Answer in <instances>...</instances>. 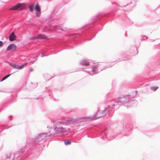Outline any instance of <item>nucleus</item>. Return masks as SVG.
Masks as SVG:
<instances>
[{
    "instance_id": "1",
    "label": "nucleus",
    "mask_w": 160,
    "mask_h": 160,
    "mask_svg": "<svg viewBox=\"0 0 160 160\" xmlns=\"http://www.w3.org/2000/svg\"><path fill=\"white\" fill-rule=\"evenodd\" d=\"M109 15V14H102L97 15L80 29L78 33H74L70 38V39L73 41H77L80 37L87 36L90 35V36H92V37L87 40L89 41L91 40L95 36L97 33L93 35H92V34L95 33L97 30L99 31L102 30L104 22L103 20Z\"/></svg>"
},
{
    "instance_id": "2",
    "label": "nucleus",
    "mask_w": 160,
    "mask_h": 160,
    "mask_svg": "<svg viewBox=\"0 0 160 160\" xmlns=\"http://www.w3.org/2000/svg\"><path fill=\"white\" fill-rule=\"evenodd\" d=\"M50 133V132L40 133L33 138H29L27 141L26 147H30L25 152L24 148L19 149L18 151H16L12 157L11 152H8L6 154L4 160H26L28 156L32 153V149L31 146L40 143L47 137H51L55 134V133L49 134Z\"/></svg>"
},
{
    "instance_id": "3",
    "label": "nucleus",
    "mask_w": 160,
    "mask_h": 160,
    "mask_svg": "<svg viewBox=\"0 0 160 160\" xmlns=\"http://www.w3.org/2000/svg\"><path fill=\"white\" fill-rule=\"evenodd\" d=\"M131 95L128 94L127 95L123 96L122 97H119L117 100H114V103L111 104L112 106H116L120 105L121 104H124L127 102L130 98H132Z\"/></svg>"
},
{
    "instance_id": "4",
    "label": "nucleus",
    "mask_w": 160,
    "mask_h": 160,
    "mask_svg": "<svg viewBox=\"0 0 160 160\" xmlns=\"http://www.w3.org/2000/svg\"><path fill=\"white\" fill-rule=\"evenodd\" d=\"M64 123L66 124V123L59 122L55 125L54 129L56 131V133H61L64 136H66L69 133L68 131L65 128H63L62 127L60 126V124H62Z\"/></svg>"
},
{
    "instance_id": "5",
    "label": "nucleus",
    "mask_w": 160,
    "mask_h": 160,
    "mask_svg": "<svg viewBox=\"0 0 160 160\" xmlns=\"http://www.w3.org/2000/svg\"><path fill=\"white\" fill-rule=\"evenodd\" d=\"M104 64V63H99L98 62L95 65L93 66L92 67V72L94 74H97L102 71V69H104L107 68V67L104 68V67H103ZM111 67V66H110L109 67H107V68L110 67Z\"/></svg>"
},
{
    "instance_id": "6",
    "label": "nucleus",
    "mask_w": 160,
    "mask_h": 160,
    "mask_svg": "<svg viewBox=\"0 0 160 160\" xmlns=\"http://www.w3.org/2000/svg\"><path fill=\"white\" fill-rule=\"evenodd\" d=\"M13 118V117L12 115L8 116V119L9 120L5 121L3 124L0 125V132L2 131L3 128L8 129L12 126V125H9V124L10 123V121L12 120Z\"/></svg>"
},
{
    "instance_id": "7",
    "label": "nucleus",
    "mask_w": 160,
    "mask_h": 160,
    "mask_svg": "<svg viewBox=\"0 0 160 160\" xmlns=\"http://www.w3.org/2000/svg\"><path fill=\"white\" fill-rule=\"evenodd\" d=\"M25 8V6L20 3H18L12 7L10 9L11 10H15L18 9L19 10H21Z\"/></svg>"
},
{
    "instance_id": "8",
    "label": "nucleus",
    "mask_w": 160,
    "mask_h": 160,
    "mask_svg": "<svg viewBox=\"0 0 160 160\" xmlns=\"http://www.w3.org/2000/svg\"><path fill=\"white\" fill-rule=\"evenodd\" d=\"M112 104V103L110 104L111 106H112L111 105ZM112 107V106L111 107L110 105H108L107 108H105L103 110H102L103 112V113L104 114H105V116L109 115L113 112V108Z\"/></svg>"
},
{
    "instance_id": "9",
    "label": "nucleus",
    "mask_w": 160,
    "mask_h": 160,
    "mask_svg": "<svg viewBox=\"0 0 160 160\" xmlns=\"http://www.w3.org/2000/svg\"><path fill=\"white\" fill-rule=\"evenodd\" d=\"M105 116V114L103 113L102 110H99L96 113V114L94 115V117L97 118H103Z\"/></svg>"
},
{
    "instance_id": "10",
    "label": "nucleus",
    "mask_w": 160,
    "mask_h": 160,
    "mask_svg": "<svg viewBox=\"0 0 160 160\" xmlns=\"http://www.w3.org/2000/svg\"><path fill=\"white\" fill-rule=\"evenodd\" d=\"M34 9L35 11L36 16L37 17H40L41 14V9L38 3L34 7Z\"/></svg>"
},
{
    "instance_id": "11",
    "label": "nucleus",
    "mask_w": 160,
    "mask_h": 160,
    "mask_svg": "<svg viewBox=\"0 0 160 160\" xmlns=\"http://www.w3.org/2000/svg\"><path fill=\"white\" fill-rule=\"evenodd\" d=\"M17 49V47L16 45L14 44H11L9 45L7 48V50L9 51L10 50L14 51Z\"/></svg>"
},
{
    "instance_id": "12",
    "label": "nucleus",
    "mask_w": 160,
    "mask_h": 160,
    "mask_svg": "<svg viewBox=\"0 0 160 160\" xmlns=\"http://www.w3.org/2000/svg\"><path fill=\"white\" fill-rule=\"evenodd\" d=\"M17 38V36L15 35L14 32H12L9 36V40L10 41H13L16 40Z\"/></svg>"
},
{
    "instance_id": "13",
    "label": "nucleus",
    "mask_w": 160,
    "mask_h": 160,
    "mask_svg": "<svg viewBox=\"0 0 160 160\" xmlns=\"http://www.w3.org/2000/svg\"><path fill=\"white\" fill-rule=\"evenodd\" d=\"M122 127V129L120 130L122 131H128L129 130H128L129 128L127 125H126V123L123 124V125H121Z\"/></svg>"
},
{
    "instance_id": "14",
    "label": "nucleus",
    "mask_w": 160,
    "mask_h": 160,
    "mask_svg": "<svg viewBox=\"0 0 160 160\" xmlns=\"http://www.w3.org/2000/svg\"><path fill=\"white\" fill-rule=\"evenodd\" d=\"M80 64L82 65L87 66L89 64V62L88 60L84 59L81 61Z\"/></svg>"
},
{
    "instance_id": "15",
    "label": "nucleus",
    "mask_w": 160,
    "mask_h": 160,
    "mask_svg": "<svg viewBox=\"0 0 160 160\" xmlns=\"http://www.w3.org/2000/svg\"><path fill=\"white\" fill-rule=\"evenodd\" d=\"M107 129L106 128H103L100 130L99 131V133L101 134V135L102 136L103 135H106L107 133Z\"/></svg>"
},
{
    "instance_id": "16",
    "label": "nucleus",
    "mask_w": 160,
    "mask_h": 160,
    "mask_svg": "<svg viewBox=\"0 0 160 160\" xmlns=\"http://www.w3.org/2000/svg\"><path fill=\"white\" fill-rule=\"evenodd\" d=\"M37 39H47L48 37L44 35H38L37 36Z\"/></svg>"
},
{
    "instance_id": "17",
    "label": "nucleus",
    "mask_w": 160,
    "mask_h": 160,
    "mask_svg": "<svg viewBox=\"0 0 160 160\" xmlns=\"http://www.w3.org/2000/svg\"><path fill=\"white\" fill-rule=\"evenodd\" d=\"M38 56L33 57L30 59V62L31 63L33 64L37 60Z\"/></svg>"
},
{
    "instance_id": "18",
    "label": "nucleus",
    "mask_w": 160,
    "mask_h": 160,
    "mask_svg": "<svg viewBox=\"0 0 160 160\" xmlns=\"http://www.w3.org/2000/svg\"><path fill=\"white\" fill-rule=\"evenodd\" d=\"M28 8L31 12H33L34 9V4L32 3L28 7Z\"/></svg>"
},
{
    "instance_id": "19",
    "label": "nucleus",
    "mask_w": 160,
    "mask_h": 160,
    "mask_svg": "<svg viewBox=\"0 0 160 160\" xmlns=\"http://www.w3.org/2000/svg\"><path fill=\"white\" fill-rule=\"evenodd\" d=\"M50 26L51 27L53 28L54 29H58V23H57L56 24H54L53 23H52L51 24Z\"/></svg>"
},
{
    "instance_id": "20",
    "label": "nucleus",
    "mask_w": 160,
    "mask_h": 160,
    "mask_svg": "<svg viewBox=\"0 0 160 160\" xmlns=\"http://www.w3.org/2000/svg\"><path fill=\"white\" fill-rule=\"evenodd\" d=\"M27 64V63H25L24 64H22L21 65H18L17 67V69H21L23 68L25 66H26Z\"/></svg>"
},
{
    "instance_id": "21",
    "label": "nucleus",
    "mask_w": 160,
    "mask_h": 160,
    "mask_svg": "<svg viewBox=\"0 0 160 160\" xmlns=\"http://www.w3.org/2000/svg\"><path fill=\"white\" fill-rule=\"evenodd\" d=\"M64 142L65 145H69L71 143V142L69 140H64Z\"/></svg>"
},
{
    "instance_id": "22",
    "label": "nucleus",
    "mask_w": 160,
    "mask_h": 160,
    "mask_svg": "<svg viewBox=\"0 0 160 160\" xmlns=\"http://www.w3.org/2000/svg\"><path fill=\"white\" fill-rule=\"evenodd\" d=\"M12 74H7V75H6L5 76H4L2 79V80H1V81H3V80H5L7 78H8Z\"/></svg>"
},
{
    "instance_id": "23",
    "label": "nucleus",
    "mask_w": 160,
    "mask_h": 160,
    "mask_svg": "<svg viewBox=\"0 0 160 160\" xmlns=\"http://www.w3.org/2000/svg\"><path fill=\"white\" fill-rule=\"evenodd\" d=\"M63 44L65 45L66 46V49H70L72 48V46H70L69 45H68V43H66V42H64Z\"/></svg>"
},
{
    "instance_id": "24",
    "label": "nucleus",
    "mask_w": 160,
    "mask_h": 160,
    "mask_svg": "<svg viewBox=\"0 0 160 160\" xmlns=\"http://www.w3.org/2000/svg\"><path fill=\"white\" fill-rule=\"evenodd\" d=\"M9 64L12 67H14L17 68V65L13 63H12L10 62Z\"/></svg>"
},
{
    "instance_id": "25",
    "label": "nucleus",
    "mask_w": 160,
    "mask_h": 160,
    "mask_svg": "<svg viewBox=\"0 0 160 160\" xmlns=\"http://www.w3.org/2000/svg\"><path fill=\"white\" fill-rule=\"evenodd\" d=\"M122 57L123 58H125V59H123V60H129L131 59V57L129 56H128L126 57H125V56L123 55V56H122Z\"/></svg>"
},
{
    "instance_id": "26",
    "label": "nucleus",
    "mask_w": 160,
    "mask_h": 160,
    "mask_svg": "<svg viewBox=\"0 0 160 160\" xmlns=\"http://www.w3.org/2000/svg\"><path fill=\"white\" fill-rule=\"evenodd\" d=\"M58 29L62 31H66L67 32L68 30V29L66 28H59L58 27Z\"/></svg>"
},
{
    "instance_id": "27",
    "label": "nucleus",
    "mask_w": 160,
    "mask_h": 160,
    "mask_svg": "<svg viewBox=\"0 0 160 160\" xmlns=\"http://www.w3.org/2000/svg\"><path fill=\"white\" fill-rule=\"evenodd\" d=\"M158 88V87H152L151 88V89L153 90L154 91H156Z\"/></svg>"
},
{
    "instance_id": "28",
    "label": "nucleus",
    "mask_w": 160,
    "mask_h": 160,
    "mask_svg": "<svg viewBox=\"0 0 160 160\" xmlns=\"http://www.w3.org/2000/svg\"><path fill=\"white\" fill-rule=\"evenodd\" d=\"M132 8L128 7V9L125 10L124 9L123 10V11H124L125 12H128L129 11H131L132 10Z\"/></svg>"
},
{
    "instance_id": "29",
    "label": "nucleus",
    "mask_w": 160,
    "mask_h": 160,
    "mask_svg": "<svg viewBox=\"0 0 160 160\" xmlns=\"http://www.w3.org/2000/svg\"><path fill=\"white\" fill-rule=\"evenodd\" d=\"M126 19H127L126 21V22L128 24H131V22L130 20L128 18H126Z\"/></svg>"
},
{
    "instance_id": "30",
    "label": "nucleus",
    "mask_w": 160,
    "mask_h": 160,
    "mask_svg": "<svg viewBox=\"0 0 160 160\" xmlns=\"http://www.w3.org/2000/svg\"><path fill=\"white\" fill-rule=\"evenodd\" d=\"M148 37L145 36H143V38L141 39V40H143L147 39H148Z\"/></svg>"
},
{
    "instance_id": "31",
    "label": "nucleus",
    "mask_w": 160,
    "mask_h": 160,
    "mask_svg": "<svg viewBox=\"0 0 160 160\" xmlns=\"http://www.w3.org/2000/svg\"><path fill=\"white\" fill-rule=\"evenodd\" d=\"M30 39L32 40L37 39V36L35 37H32Z\"/></svg>"
},
{
    "instance_id": "32",
    "label": "nucleus",
    "mask_w": 160,
    "mask_h": 160,
    "mask_svg": "<svg viewBox=\"0 0 160 160\" xmlns=\"http://www.w3.org/2000/svg\"><path fill=\"white\" fill-rule=\"evenodd\" d=\"M41 54H42V55L41 56V57H43L44 56H47V55H44V53H43L42 52H41Z\"/></svg>"
},
{
    "instance_id": "33",
    "label": "nucleus",
    "mask_w": 160,
    "mask_h": 160,
    "mask_svg": "<svg viewBox=\"0 0 160 160\" xmlns=\"http://www.w3.org/2000/svg\"><path fill=\"white\" fill-rule=\"evenodd\" d=\"M3 43L2 41H0V47H1L3 46Z\"/></svg>"
},
{
    "instance_id": "34",
    "label": "nucleus",
    "mask_w": 160,
    "mask_h": 160,
    "mask_svg": "<svg viewBox=\"0 0 160 160\" xmlns=\"http://www.w3.org/2000/svg\"><path fill=\"white\" fill-rule=\"evenodd\" d=\"M119 7H129V5H126L125 6H120V5H119Z\"/></svg>"
},
{
    "instance_id": "35",
    "label": "nucleus",
    "mask_w": 160,
    "mask_h": 160,
    "mask_svg": "<svg viewBox=\"0 0 160 160\" xmlns=\"http://www.w3.org/2000/svg\"><path fill=\"white\" fill-rule=\"evenodd\" d=\"M33 70V69L32 68H31L30 70V71L31 72V71H32Z\"/></svg>"
},
{
    "instance_id": "36",
    "label": "nucleus",
    "mask_w": 160,
    "mask_h": 160,
    "mask_svg": "<svg viewBox=\"0 0 160 160\" xmlns=\"http://www.w3.org/2000/svg\"><path fill=\"white\" fill-rule=\"evenodd\" d=\"M132 102H133V103H135L136 102V101H134H134H132Z\"/></svg>"
},
{
    "instance_id": "37",
    "label": "nucleus",
    "mask_w": 160,
    "mask_h": 160,
    "mask_svg": "<svg viewBox=\"0 0 160 160\" xmlns=\"http://www.w3.org/2000/svg\"><path fill=\"white\" fill-rule=\"evenodd\" d=\"M112 4H116V3H115V2H112Z\"/></svg>"
},
{
    "instance_id": "38",
    "label": "nucleus",
    "mask_w": 160,
    "mask_h": 160,
    "mask_svg": "<svg viewBox=\"0 0 160 160\" xmlns=\"http://www.w3.org/2000/svg\"><path fill=\"white\" fill-rule=\"evenodd\" d=\"M85 117H83L81 119H85Z\"/></svg>"
},
{
    "instance_id": "39",
    "label": "nucleus",
    "mask_w": 160,
    "mask_h": 160,
    "mask_svg": "<svg viewBox=\"0 0 160 160\" xmlns=\"http://www.w3.org/2000/svg\"><path fill=\"white\" fill-rule=\"evenodd\" d=\"M117 136V135H116L115 136H114V138L115 137Z\"/></svg>"
},
{
    "instance_id": "40",
    "label": "nucleus",
    "mask_w": 160,
    "mask_h": 160,
    "mask_svg": "<svg viewBox=\"0 0 160 160\" xmlns=\"http://www.w3.org/2000/svg\"><path fill=\"white\" fill-rule=\"evenodd\" d=\"M135 91H136V92H137V90H136Z\"/></svg>"
}]
</instances>
